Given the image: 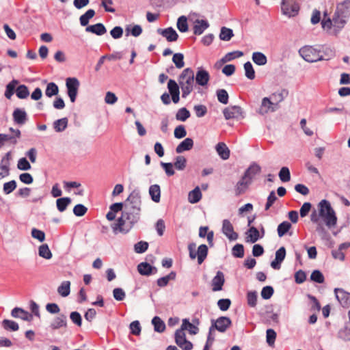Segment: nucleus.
I'll list each match as a JSON object with an SVG mask.
<instances>
[{
	"label": "nucleus",
	"instance_id": "20e7f679",
	"mask_svg": "<svg viewBox=\"0 0 350 350\" xmlns=\"http://www.w3.org/2000/svg\"><path fill=\"white\" fill-rule=\"evenodd\" d=\"M319 215L323 219L325 225L331 228L337 223V217L330 202L327 200H322L319 203Z\"/></svg>",
	"mask_w": 350,
	"mask_h": 350
},
{
	"label": "nucleus",
	"instance_id": "09e8293b",
	"mask_svg": "<svg viewBox=\"0 0 350 350\" xmlns=\"http://www.w3.org/2000/svg\"><path fill=\"white\" fill-rule=\"evenodd\" d=\"M191 116L190 111L186 107L179 109L176 114L177 120L185 122Z\"/></svg>",
	"mask_w": 350,
	"mask_h": 350
},
{
	"label": "nucleus",
	"instance_id": "f03ea898",
	"mask_svg": "<svg viewBox=\"0 0 350 350\" xmlns=\"http://www.w3.org/2000/svg\"><path fill=\"white\" fill-rule=\"evenodd\" d=\"M124 203H125L124 209L129 211L128 216L131 215L133 217L140 219L142 200L140 191L138 189H134Z\"/></svg>",
	"mask_w": 350,
	"mask_h": 350
},
{
	"label": "nucleus",
	"instance_id": "b1692460",
	"mask_svg": "<svg viewBox=\"0 0 350 350\" xmlns=\"http://www.w3.org/2000/svg\"><path fill=\"white\" fill-rule=\"evenodd\" d=\"M193 323H190L189 319H183V323L180 328L182 331L187 330L191 334H197V325L195 324L197 323V318L195 317L192 319Z\"/></svg>",
	"mask_w": 350,
	"mask_h": 350
},
{
	"label": "nucleus",
	"instance_id": "5701e85b",
	"mask_svg": "<svg viewBox=\"0 0 350 350\" xmlns=\"http://www.w3.org/2000/svg\"><path fill=\"white\" fill-rule=\"evenodd\" d=\"M85 31L100 36L107 33V28L103 23H98L87 26L85 27Z\"/></svg>",
	"mask_w": 350,
	"mask_h": 350
},
{
	"label": "nucleus",
	"instance_id": "e2e57ef3",
	"mask_svg": "<svg viewBox=\"0 0 350 350\" xmlns=\"http://www.w3.org/2000/svg\"><path fill=\"white\" fill-rule=\"evenodd\" d=\"M70 319L71 321L78 327H81L82 325V317L81 314L77 311H72L70 313Z\"/></svg>",
	"mask_w": 350,
	"mask_h": 350
},
{
	"label": "nucleus",
	"instance_id": "4d7b16f0",
	"mask_svg": "<svg viewBox=\"0 0 350 350\" xmlns=\"http://www.w3.org/2000/svg\"><path fill=\"white\" fill-rule=\"evenodd\" d=\"M310 280L318 284H322L325 281V278L321 271L314 269L310 275Z\"/></svg>",
	"mask_w": 350,
	"mask_h": 350
},
{
	"label": "nucleus",
	"instance_id": "f704fd0d",
	"mask_svg": "<svg viewBox=\"0 0 350 350\" xmlns=\"http://www.w3.org/2000/svg\"><path fill=\"white\" fill-rule=\"evenodd\" d=\"M210 79V75L208 71L202 68L198 67V85L205 86Z\"/></svg>",
	"mask_w": 350,
	"mask_h": 350
},
{
	"label": "nucleus",
	"instance_id": "774afa93",
	"mask_svg": "<svg viewBox=\"0 0 350 350\" xmlns=\"http://www.w3.org/2000/svg\"><path fill=\"white\" fill-rule=\"evenodd\" d=\"M160 165L162 167V168L164 170L166 175L167 176H172L174 175L175 171L174 170V164L172 163H165L163 161L160 162Z\"/></svg>",
	"mask_w": 350,
	"mask_h": 350
},
{
	"label": "nucleus",
	"instance_id": "8fccbe9b",
	"mask_svg": "<svg viewBox=\"0 0 350 350\" xmlns=\"http://www.w3.org/2000/svg\"><path fill=\"white\" fill-rule=\"evenodd\" d=\"M245 70V77L250 80H253L255 78V70L253 68V66L250 62H247L243 65Z\"/></svg>",
	"mask_w": 350,
	"mask_h": 350
},
{
	"label": "nucleus",
	"instance_id": "c9c22d12",
	"mask_svg": "<svg viewBox=\"0 0 350 350\" xmlns=\"http://www.w3.org/2000/svg\"><path fill=\"white\" fill-rule=\"evenodd\" d=\"M252 59L254 63L258 66H264L267 63V56L262 52H254Z\"/></svg>",
	"mask_w": 350,
	"mask_h": 350
},
{
	"label": "nucleus",
	"instance_id": "aec40b11",
	"mask_svg": "<svg viewBox=\"0 0 350 350\" xmlns=\"http://www.w3.org/2000/svg\"><path fill=\"white\" fill-rule=\"evenodd\" d=\"M194 72L191 68H187L183 70L178 77L179 83L183 82L186 85H193L194 83Z\"/></svg>",
	"mask_w": 350,
	"mask_h": 350
},
{
	"label": "nucleus",
	"instance_id": "37998d69",
	"mask_svg": "<svg viewBox=\"0 0 350 350\" xmlns=\"http://www.w3.org/2000/svg\"><path fill=\"white\" fill-rule=\"evenodd\" d=\"M2 327L7 331L16 332L19 329L18 323L10 319H4L2 321Z\"/></svg>",
	"mask_w": 350,
	"mask_h": 350
},
{
	"label": "nucleus",
	"instance_id": "72a5a7b5",
	"mask_svg": "<svg viewBox=\"0 0 350 350\" xmlns=\"http://www.w3.org/2000/svg\"><path fill=\"white\" fill-rule=\"evenodd\" d=\"M151 323L154 326V330L158 333H162L165 330V322L158 316H154Z\"/></svg>",
	"mask_w": 350,
	"mask_h": 350
},
{
	"label": "nucleus",
	"instance_id": "603ef678",
	"mask_svg": "<svg viewBox=\"0 0 350 350\" xmlns=\"http://www.w3.org/2000/svg\"><path fill=\"white\" fill-rule=\"evenodd\" d=\"M232 255L235 258H241L244 256V246L243 244L237 243L232 248Z\"/></svg>",
	"mask_w": 350,
	"mask_h": 350
},
{
	"label": "nucleus",
	"instance_id": "338daca9",
	"mask_svg": "<svg viewBox=\"0 0 350 350\" xmlns=\"http://www.w3.org/2000/svg\"><path fill=\"white\" fill-rule=\"evenodd\" d=\"M17 168L21 171H27L31 169V165L26 157H23L18 161Z\"/></svg>",
	"mask_w": 350,
	"mask_h": 350
},
{
	"label": "nucleus",
	"instance_id": "79ce46f5",
	"mask_svg": "<svg viewBox=\"0 0 350 350\" xmlns=\"http://www.w3.org/2000/svg\"><path fill=\"white\" fill-rule=\"evenodd\" d=\"M234 36L233 30L226 27H222L220 29L219 38L223 41H229Z\"/></svg>",
	"mask_w": 350,
	"mask_h": 350
},
{
	"label": "nucleus",
	"instance_id": "ea45409f",
	"mask_svg": "<svg viewBox=\"0 0 350 350\" xmlns=\"http://www.w3.org/2000/svg\"><path fill=\"white\" fill-rule=\"evenodd\" d=\"M38 255L40 257L44 258V259H46V260H49L52 258L53 254H52L51 250L49 249L48 244H46V243L42 244L38 247Z\"/></svg>",
	"mask_w": 350,
	"mask_h": 350
},
{
	"label": "nucleus",
	"instance_id": "2f4dec72",
	"mask_svg": "<svg viewBox=\"0 0 350 350\" xmlns=\"http://www.w3.org/2000/svg\"><path fill=\"white\" fill-rule=\"evenodd\" d=\"M96 14L94 10L89 9L84 14L80 16L79 22L82 27L89 26L90 20L92 19Z\"/></svg>",
	"mask_w": 350,
	"mask_h": 350
},
{
	"label": "nucleus",
	"instance_id": "864d4df0",
	"mask_svg": "<svg viewBox=\"0 0 350 350\" xmlns=\"http://www.w3.org/2000/svg\"><path fill=\"white\" fill-rule=\"evenodd\" d=\"M149 244L147 241H140L134 245V251L137 254H143L148 249Z\"/></svg>",
	"mask_w": 350,
	"mask_h": 350
},
{
	"label": "nucleus",
	"instance_id": "39448f33",
	"mask_svg": "<svg viewBox=\"0 0 350 350\" xmlns=\"http://www.w3.org/2000/svg\"><path fill=\"white\" fill-rule=\"evenodd\" d=\"M321 50H318L312 46H304L299 50V54L306 62L312 63L322 61Z\"/></svg>",
	"mask_w": 350,
	"mask_h": 350
},
{
	"label": "nucleus",
	"instance_id": "9d476101",
	"mask_svg": "<svg viewBox=\"0 0 350 350\" xmlns=\"http://www.w3.org/2000/svg\"><path fill=\"white\" fill-rule=\"evenodd\" d=\"M174 339L176 344L183 350H191L193 347L192 342L187 339L185 333L182 329L176 330Z\"/></svg>",
	"mask_w": 350,
	"mask_h": 350
},
{
	"label": "nucleus",
	"instance_id": "473e14b6",
	"mask_svg": "<svg viewBox=\"0 0 350 350\" xmlns=\"http://www.w3.org/2000/svg\"><path fill=\"white\" fill-rule=\"evenodd\" d=\"M142 27L139 25H133V26L129 25L125 28L126 36L131 35L134 37H138L142 34Z\"/></svg>",
	"mask_w": 350,
	"mask_h": 350
},
{
	"label": "nucleus",
	"instance_id": "7c9ffc66",
	"mask_svg": "<svg viewBox=\"0 0 350 350\" xmlns=\"http://www.w3.org/2000/svg\"><path fill=\"white\" fill-rule=\"evenodd\" d=\"M72 199L70 197L59 198L56 200V206L57 210L62 213L67 209V207L71 204Z\"/></svg>",
	"mask_w": 350,
	"mask_h": 350
},
{
	"label": "nucleus",
	"instance_id": "a19ab883",
	"mask_svg": "<svg viewBox=\"0 0 350 350\" xmlns=\"http://www.w3.org/2000/svg\"><path fill=\"white\" fill-rule=\"evenodd\" d=\"M57 292L63 297L68 296L70 293V282H62L57 288Z\"/></svg>",
	"mask_w": 350,
	"mask_h": 350
},
{
	"label": "nucleus",
	"instance_id": "0eeeda50",
	"mask_svg": "<svg viewBox=\"0 0 350 350\" xmlns=\"http://www.w3.org/2000/svg\"><path fill=\"white\" fill-rule=\"evenodd\" d=\"M79 86L80 83L77 78L68 77L66 79V92L71 103L76 101Z\"/></svg>",
	"mask_w": 350,
	"mask_h": 350
},
{
	"label": "nucleus",
	"instance_id": "423d86ee",
	"mask_svg": "<svg viewBox=\"0 0 350 350\" xmlns=\"http://www.w3.org/2000/svg\"><path fill=\"white\" fill-rule=\"evenodd\" d=\"M210 331L217 330L221 333H224L231 325L232 321L228 317L221 316L217 319H211Z\"/></svg>",
	"mask_w": 350,
	"mask_h": 350
},
{
	"label": "nucleus",
	"instance_id": "a878e982",
	"mask_svg": "<svg viewBox=\"0 0 350 350\" xmlns=\"http://www.w3.org/2000/svg\"><path fill=\"white\" fill-rule=\"evenodd\" d=\"M245 241L248 243H254L258 239H261L260 237L259 230L254 226H251L245 232Z\"/></svg>",
	"mask_w": 350,
	"mask_h": 350
},
{
	"label": "nucleus",
	"instance_id": "c756f323",
	"mask_svg": "<svg viewBox=\"0 0 350 350\" xmlns=\"http://www.w3.org/2000/svg\"><path fill=\"white\" fill-rule=\"evenodd\" d=\"M338 338L344 341H350V319L345 323V325L341 328L337 334Z\"/></svg>",
	"mask_w": 350,
	"mask_h": 350
},
{
	"label": "nucleus",
	"instance_id": "f8f14e48",
	"mask_svg": "<svg viewBox=\"0 0 350 350\" xmlns=\"http://www.w3.org/2000/svg\"><path fill=\"white\" fill-rule=\"evenodd\" d=\"M221 232L230 241H235L239 237L238 233L234 230L232 224L227 219L222 221Z\"/></svg>",
	"mask_w": 350,
	"mask_h": 350
},
{
	"label": "nucleus",
	"instance_id": "4be33fe9",
	"mask_svg": "<svg viewBox=\"0 0 350 350\" xmlns=\"http://www.w3.org/2000/svg\"><path fill=\"white\" fill-rule=\"evenodd\" d=\"M200 238L206 237L208 245L211 247L214 245V232L209 230L208 226H200L198 232Z\"/></svg>",
	"mask_w": 350,
	"mask_h": 350
},
{
	"label": "nucleus",
	"instance_id": "680f3d73",
	"mask_svg": "<svg viewBox=\"0 0 350 350\" xmlns=\"http://www.w3.org/2000/svg\"><path fill=\"white\" fill-rule=\"evenodd\" d=\"M130 333L135 336H139L142 331V327L139 321L135 320L129 325Z\"/></svg>",
	"mask_w": 350,
	"mask_h": 350
},
{
	"label": "nucleus",
	"instance_id": "4468645a",
	"mask_svg": "<svg viewBox=\"0 0 350 350\" xmlns=\"http://www.w3.org/2000/svg\"><path fill=\"white\" fill-rule=\"evenodd\" d=\"M261 172V167L256 162H252L250 166L245 170L243 174V179H246L252 183L254 177L259 174Z\"/></svg>",
	"mask_w": 350,
	"mask_h": 350
},
{
	"label": "nucleus",
	"instance_id": "49530a36",
	"mask_svg": "<svg viewBox=\"0 0 350 350\" xmlns=\"http://www.w3.org/2000/svg\"><path fill=\"white\" fill-rule=\"evenodd\" d=\"M216 96L218 101L224 105L228 103L229 95L227 91L224 89H219L216 92Z\"/></svg>",
	"mask_w": 350,
	"mask_h": 350
},
{
	"label": "nucleus",
	"instance_id": "c03bdc74",
	"mask_svg": "<svg viewBox=\"0 0 350 350\" xmlns=\"http://www.w3.org/2000/svg\"><path fill=\"white\" fill-rule=\"evenodd\" d=\"M176 27L181 33L187 32L189 30L187 18L183 15L178 17L176 23Z\"/></svg>",
	"mask_w": 350,
	"mask_h": 350
},
{
	"label": "nucleus",
	"instance_id": "ddd939ff",
	"mask_svg": "<svg viewBox=\"0 0 350 350\" xmlns=\"http://www.w3.org/2000/svg\"><path fill=\"white\" fill-rule=\"evenodd\" d=\"M278 107V103H274L269 98L265 97L262 100L261 105L258 112L261 115H265L269 111H275Z\"/></svg>",
	"mask_w": 350,
	"mask_h": 350
},
{
	"label": "nucleus",
	"instance_id": "dca6fc26",
	"mask_svg": "<svg viewBox=\"0 0 350 350\" xmlns=\"http://www.w3.org/2000/svg\"><path fill=\"white\" fill-rule=\"evenodd\" d=\"M157 33L165 38L167 42H176L178 39V34L172 27L165 29L159 28L157 30Z\"/></svg>",
	"mask_w": 350,
	"mask_h": 350
},
{
	"label": "nucleus",
	"instance_id": "a18cd8bd",
	"mask_svg": "<svg viewBox=\"0 0 350 350\" xmlns=\"http://www.w3.org/2000/svg\"><path fill=\"white\" fill-rule=\"evenodd\" d=\"M291 224L288 221H284L280 223L277 228L278 237H282L284 236L291 229Z\"/></svg>",
	"mask_w": 350,
	"mask_h": 350
},
{
	"label": "nucleus",
	"instance_id": "052dcab7",
	"mask_svg": "<svg viewBox=\"0 0 350 350\" xmlns=\"http://www.w3.org/2000/svg\"><path fill=\"white\" fill-rule=\"evenodd\" d=\"M187 159L183 156H177L174 163V167L178 170H183L186 167Z\"/></svg>",
	"mask_w": 350,
	"mask_h": 350
},
{
	"label": "nucleus",
	"instance_id": "6e6d98bb",
	"mask_svg": "<svg viewBox=\"0 0 350 350\" xmlns=\"http://www.w3.org/2000/svg\"><path fill=\"white\" fill-rule=\"evenodd\" d=\"M17 187V183L15 180H12L3 184V191L5 194L8 195L13 192Z\"/></svg>",
	"mask_w": 350,
	"mask_h": 350
},
{
	"label": "nucleus",
	"instance_id": "c85d7f7f",
	"mask_svg": "<svg viewBox=\"0 0 350 350\" xmlns=\"http://www.w3.org/2000/svg\"><path fill=\"white\" fill-rule=\"evenodd\" d=\"M149 194L151 200L158 203L161 200V188L160 186L157 184L152 185L149 187Z\"/></svg>",
	"mask_w": 350,
	"mask_h": 350
},
{
	"label": "nucleus",
	"instance_id": "2eb2a0df",
	"mask_svg": "<svg viewBox=\"0 0 350 350\" xmlns=\"http://www.w3.org/2000/svg\"><path fill=\"white\" fill-rule=\"evenodd\" d=\"M137 271L144 276H150L157 273V268L148 262H142L137 265Z\"/></svg>",
	"mask_w": 350,
	"mask_h": 350
},
{
	"label": "nucleus",
	"instance_id": "7ed1b4c3",
	"mask_svg": "<svg viewBox=\"0 0 350 350\" xmlns=\"http://www.w3.org/2000/svg\"><path fill=\"white\" fill-rule=\"evenodd\" d=\"M14 93L19 99H25L29 96L28 87L24 84H19V81L15 79L5 85L4 96L7 99H11Z\"/></svg>",
	"mask_w": 350,
	"mask_h": 350
},
{
	"label": "nucleus",
	"instance_id": "bb28decb",
	"mask_svg": "<svg viewBox=\"0 0 350 350\" xmlns=\"http://www.w3.org/2000/svg\"><path fill=\"white\" fill-rule=\"evenodd\" d=\"M194 142L192 138L187 137L183 140L176 148V152L178 154L192 149Z\"/></svg>",
	"mask_w": 350,
	"mask_h": 350
},
{
	"label": "nucleus",
	"instance_id": "58836bf2",
	"mask_svg": "<svg viewBox=\"0 0 350 350\" xmlns=\"http://www.w3.org/2000/svg\"><path fill=\"white\" fill-rule=\"evenodd\" d=\"M58 93H59V87L55 83L50 82V83H47L46 90H45V95L47 97L51 98L54 96H57Z\"/></svg>",
	"mask_w": 350,
	"mask_h": 350
},
{
	"label": "nucleus",
	"instance_id": "5fc2aeb1",
	"mask_svg": "<svg viewBox=\"0 0 350 350\" xmlns=\"http://www.w3.org/2000/svg\"><path fill=\"white\" fill-rule=\"evenodd\" d=\"M321 53H323L322 57L323 60H329L335 57L336 53L335 51L328 46H323Z\"/></svg>",
	"mask_w": 350,
	"mask_h": 350
},
{
	"label": "nucleus",
	"instance_id": "f257e3e1",
	"mask_svg": "<svg viewBox=\"0 0 350 350\" xmlns=\"http://www.w3.org/2000/svg\"><path fill=\"white\" fill-rule=\"evenodd\" d=\"M129 211L124 209L122 215L116 220V223H114L111 227L115 233L116 231L126 234L133 227V226L139 221V218H135L131 215L128 216Z\"/></svg>",
	"mask_w": 350,
	"mask_h": 350
},
{
	"label": "nucleus",
	"instance_id": "412c9836",
	"mask_svg": "<svg viewBox=\"0 0 350 350\" xmlns=\"http://www.w3.org/2000/svg\"><path fill=\"white\" fill-rule=\"evenodd\" d=\"M12 117L14 122L18 124H24L28 120L27 113L24 109L16 108L13 113Z\"/></svg>",
	"mask_w": 350,
	"mask_h": 350
},
{
	"label": "nucleus",
	"instance_id": "1a4fd4ad",
	"mask_svg": "<svg viewBox=\"0 0 350 350\" xmlns=\"http://www.w3.org/2000/svg\"><path fill=\"white\" fill-rule=\"evenodd\" d=\"M223 113L226 120H241L245 118L243 109L238 105H231L224 108Z\"/></svg>",
	"mask_w": 350,
	"mask_h": 350
},
{
	"label": "nucleus",
	"instance_id": "cd10ccee",
	"mask_svg": "<svg viewBox=\"0 0 350 350\" xmlns=\"http://www.w3.org/2000/svg\"><path fill=\"white\" fill-rule=\"evenodd\" d=\"M215 148L217 154L223 160H226L230 157V150L225 143L219 142Z\"/></svg>",
	"mask_w": 350,
	"mask_h": 350
},
{
	"label": "nucleus",
	"instance_id": "e433bc0d",
	"mask_svg": "<svg viewBox=\"0 0 350 350\" xmlns=\"http://www.w3.org/2000/svg\"><path fill=\"white\" fill-rule=\"evenodd\" d=\"M68 120L66 117L55 120L53 124L54 130L57 132H63L68 126Z\"/></svg>",
	"mask_w": 350,
	"mask_h": 350
},
{
	"label": "nucleus",
	"instance_id": "6e6552de",
	"mask_svg": "<svg viewBox=\"0 0 350 350\" xmlns=\"http://www.w3.org/2000/svg\"><path fill=\"white\" fill-rule=\"evenodd\" d=\"M287 0H282L281 10L283 14L290 17L295 16L298 14L299 11V5L295 1L291 0L286 2Z\"/></svg>",
	"mask_w": 350,
	"mask_h": 350
},
{
	"label": "nucleus",
	"instance_id": "13d9d810",
	"mask_svg": "<svg viewBox=\"0 0 350 350\" xmlns=\"http://www.w3.org/2000/svg\"><path fill=\"white\" fill-rule=\"evenodd\" d=\"M258 294L257 292L249 291L247 293V302L249 306L254 308L257 304Z\"/></svg>",
	"mask_w": 350,
	"mask_h": 350
},
{
	"label": "nucleus",
	"instance_id": "de8ad7c7",
	"mask_svg": "<svg viewBox=\"0 0 350 350\" xmlns=\"http://www.w3.org/2000/svg\"><path fill=\"white\" fill-rule=\"evenodd\" d=\"M172 62L178 69L183 68L185 66L184 55L181 53H174L172 57Z\"/></svg>",
	"mask_w": 350,
	"mask_h": 350
},
{
	"label": "nucleus",
	"instance_id": "393cba45",
	"mask_svg": "<svg viewBox=\"0 0 350 350\" xmlns=\"http://www.w3.org/2000/svg\"><path fill=\"white\" fill-rule=\"evenodd\" d=\"M251 184L247 180L243 179V176H242L234 187L235 196H239L244 193Z\"/></svg>",
	"mask_w": 350,
	"mask_h": 350
},
{
	"label": "nucleus",
	"instance_id": "bf43d9fd",
	"mask_svg": "<svg viewBox=\"0 0 350 350\" xmlns=\"http://www.w3.org/2000/svg\"><path fill=\"white\" fill-rule=\"evenodd\" d=\"M280 180L283 183H286L291 180V172L287 167H282L278 174Z\"/></svg>",
	"mask_w": 350,
	"mask_h": 350
},
{
	"label": "nucleus",
	"instance_id": "9b49d317",
	"mask_svg": "<svg viewBox=\"0 0 350 350\" xmlns=\"http://www.w3.org/2000/svg\"><path fill=\"white\" fill-rule=\"evenodd\" d=\"M334 294L336 299L342 308L350 307V293L340 288H334Z\"/></svg>",
	"mask_w": 350,
	"mask_h": 350
},
{
	"label": "nucleus",
	"instance_id": "69168bd1",
	"mask_svg": "<svg viewBox=\"0 0 350 350\" xmlns=\"http://www.w3.org/2000/svg\"><path fill=\"white\" fill-rule=\"evenodd\" d=\"M274 293V288L271 286H264L260 292V295L263 299H270Z\"/></svg>",
	"mask_w": 350,
	"mask_h": 350
},
{
	"label": "nucleus",
	"instance_id": "6ab92c4d",
	"mask_svg": "<svg viewBox=\"0 0 350 350\" xmlns=\"http://www.w3.org/2000/svg\"><path fill=\"white\" fill-rule=\"evenodd\" d=\"M11 315L14 318H19L28 322H31L33 320V315L31 314L19 307L14 308L11 311Z\"/></svg>",
	"mask_w": 350,
	"mask_h": 350
},
{
	"label": "nucleus",
	"instance_id": "f3484780",
	"mask_svg": "<svg viewBox=\"0 0 350 350\" xmlns=\"http://www.w3.org/2000/svg\"><path fill=\"white\" fill-rule=\"evenodd\" d=\"M224 282L225 278L224 273L221 271H218L211 281L212 291L214 292L221 291Z\"/></svg>",
	"mask_w": 350,
	"mask_h": 350
},
{
	"label": "nucleus",
	"instance_id": "0e129e2a",
	"mask_svg": "<svg viewBox=\"0 0 350 350\" xmlns=\"http://www.w3.org/2000/svg\"><path fill=\"white\" fill-rule=\"evenodd\" d=\"M73 213L77 217H82L88 212V208L82 204H77L73 208Z\"/></svg>",
	"mask_w": 350,
	"mask_h": 350
},
{
	"label": "nucleus",
	"instance_id": "4c0bfd02",
	"mask_svg": "<svg viewBox=\"0 0 350 350\" xmlns=\"http://www.w3.org/2000/svg\"><path fill=\"white\" fill-rule=\"evenodd\" d=\"M243 55V52L241 51H234L232 52H229L226 53L220 60H219V66L221 64L226 63L227 62L232 61L235 58L241 57Z\"/></svg>",
	"mask_w": 350,
	"mask_h": 350
},
{
	"label": "nucleus",
	"instance_id": "a211bd4d",
	"mask_svg": "<svg viewBox=\"0 0 350 350\" xmlns=\"http://www.w3.org/2000/svg\"><path fill=\"white\" fill-rule=\"evenodd\" d=\"M66 327L67 317L66 314L63 313L59 314L58 316L55 317L49 325V327L52 330H56L62 327L66 328Z\"/></svg>",
	"mask_w": 350,
	"mask_h": 350
},
{
	"label": "nucleus",
	"instance_id": "3c124183",
	"mask_svg": "<svg viewBox=\"0 0 350 350\" xmlns=\"http://www.w3.org/2000/svg\"><path fill=\"white\" fill-rule=\"evenodd\" d=\"M277 334L273 329L269 328L266 331V342L269 346L273 347L275 344Z\"/></svg>",
	"mask_w": 350,
	"mask_h": 350
}]
</instances>
